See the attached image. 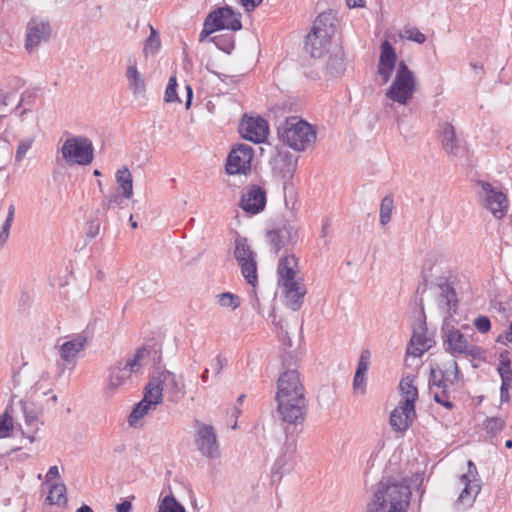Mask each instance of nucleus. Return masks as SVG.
Listing matches in <instances>:
<instances>
[{
	"instance_id": "nucleus-63",
	"label": "nucleus",
	"mask_w": 512,
	"mask_h": 512,
	"mask_svg": "<svg viewBox=\"0 0 512 512\" xmlns=\"http://www.w3.org/2000/svg\"><path fill=\"white\" fill-rule=\"evenodd\" d=\"M131 507H132L131 502L125 500V501L117 504L116 510H117V512H130Z\"/></svg>"
},
{
	"instance_id": "nucleus-37",
	"label": "nucleus",
	"mask_w": 512,
	"mask_h": 512,
	"mask_svg": "<svg viewBox=\"0 0 512 512\" xmlns=\"http://www.w3.org/2000/svg\"><path fill=\"white\" fill-rule=\"evenodd\" d=\"M154 409L155 407L148 405L141 400L138 404L135 405L128 417L129 425L135 427L140 419H142Z\"/></svg>"
},
{
	"instance_id": "nucleus-20",
	"label": "nucleus",
	"mask_w": 512,
	"mask_h": 512,
	"mask_svg": "<svg viewBox=\"0 0 512 512\" xmlns=\"http://www.w3.org/2000/svg\"><path fill=\"white\" fill-rule=\"evenodd\" d=\"M297 236V229L290 223H283L278 228L267 232V240L274 253H278L282 248L294 244Z\"/></svg>"
},
{
	"instance_id": "nucleus-53",
	"label": "nucleus",
	"mask_w": 512,
	"mask_h": 512,
	"mask_svg": "<svg viewBox=\"0 0 512 512\" xmlns=\"http://www.w3.org/2000/svg\"><path fill=\"white\" fill-rule=\"evenodd\" d=\"M473 325L480 333H487L491 329L490 319L484 315L477 317Z\"/></svg>"
},
{
	"instance_id": "nucleus-24",
	"label": "nucleus",
	"mask_w": 512,
	"mask_h": 512,
	"mask_svg": "<svg viewBox=\"0 0 512 512\" xmlns=\"http://www.w3.org/2000/svg\"><path fill=\"white\" fill-rule=\"evenodd\" d=\"M460 485H463L457 500L456 505L462 508H468L472 506L477 495L479 494L481 487L477 479H471L466 475H462L459 479Z\"/></svg>"
},
{
	"instance_id": "nucleus-38",
	"label": "nucleus",
	"mask_w": 512,
	"mask_h": 512,
	"mask_svg": "<svg viewBox=\"0 0 512 512\" xmlns=\"http://www.w3.org/2000/svg\"><path fill=\"white\" fill-rule=\"evenodd\" d=\"M15 216V205L10 204L8 206V213L6 219L0 227V247H2L8 240L10 235V229Z\"/></svg>"
},
{
	"instance_id": "nucleus-58",
	"label": "nucleus",
	"mask_w": 512,
	"mask_h": 512,
	"mask_svg": "<svg viewBox=\"0 0 512 512\" xmlns=\"http://www.w3.org/2000/svg\"><path fill=\"white\" fill-rule=\"evenodd\" d=\"M225 365L226 360L221 356H217L216 359L214 360V363L212 364V368L215 372V375H219L222 372Z\"/></svg>"
},
{
	"instance_id": "nucleus-25",
	"label": "nucleus",
	"mask_w": 512,
	"mask_h": 512,
	"mask_svg": "<svg viewBox=\"0 0 512 512\" xmlns=\"http://www.w3.org/2000/svg\"><path fill=\"white\" fill-rule=\"evenodd\" d=\"M125 77L128 82V88L131 90L133 95H143L146 91V83L143 75L137 68V62L135 58H128V66L125 71Z\"/></svg>"
},
{
	"instance_id": "nucleus-51",
	"label": "nucleus",
	"mask_w": 512,
	"mask_h": 512,
	"mask_svg": "<svg viewBox=\"0 0 512 512\" xmlns=\"http://www.w3.org/2000/svg\"><path fill=\"white\" fill-rule=\"evenodd\" d=\"M26 97H30V94L28 92L22 93L20 102L14 109V114L19 119L20 122H24L26 119V116L32 113L30 109H26V108L21 109V105L23 102H25Z\"/></svg>"
},
{
	"instance_id": "nucleus-35",
	"label": "nucleus",
	"mask_w": 512,
	"mask_h": 512,
	"mask_svg": "<svg viewBox=\"0 0 512 512\" xmlns=\"http://www.w3.org/2000/svg\"><path fill=\"white\" fill-rule=\"evenodd\" d=\"M158 512H186V509L173 494H169L160 499Z\"/></svg>"
},
{
	"instance_id": "nucleus-33",
	"label": "nucleus",
	"mask_w": 512,
	"mask_h": 512,
	"mask_svg": "<svg viewBox=\"0 0 512 512\" xmlns=\"http://www.w3.org/2000/svg\"><path fill=\"white\" fill-rule=\"evenodd\" d=\"M440 289L441 302L444 303L449 309L455 307L457 304L456 292L454 287L444 280L438 284Z\"/></svg>"
},
{
	"instance_id": "nucleus-15",
	"label": "nucleus",
	"mask_w": 512,
	"mask_h": 512,
	"mask_svg": "<svg viewBox=\"0 0 512 512\" xmlns=\"http://www.w3.org/2000/svg\"><path fill=\"white\" fill-rule=\"evenodd\" d=\"M254 156L253 148L247 144H238L227 158L226 172L230 175L246 174L251 168Z\"/></svg>"
},
{
	"instance_id": "nucleus-44",
	"label": "nucleus",
	"mask_w": 512,
	"mask_h": 512,
	"mask_svg": "<svg viewBox=\"0 0 512 512\" xmlns=\"http://www.w3.org/2000/svg\"><path fill=\"white\" fill-rule=\"evenodd\" d=\"M34 141V137H26L19 141L15 153V161L17 163H20L25 158L27 152L31 149Z\"/></svg>"
},
{
	"instance_id": "nucleus-62",
	"label": "nucleus",
	"mask_w": 512,
	"mask_h": 512,
	"mask_svg": "<svg viewBox=\"0 0 512 512\" xmlns=\"http://www.w3.org/2000/svg\"><path fill=\"white\" fill-rule=\"evenodd\" d=\"M59 476V470L57 466H51L46 474V481H51Z\"/></svg>"
},
{
	"instance_id": "nucleus-31",
	"label": "nucleus",
	"mask_w": 512,
	"mask_h": 512,
	"mask_svg": "<svg viewBox=\"0 0 512 512\" xmlns=\"http://www.w3.org/2000/svg\"><path fill=\"white\" fill-rule=\"evenodd\" d=\"M142 401L155 408L163 401L161 388H159L154 376L150 379L149 383L145 387L144 397Z\"/></svg>"
},
{
	"instance_id": "nucleus-1",
	"label": "nucleus",
	"mask_w": 512,
	"mask_h": 512,
	"mask_svg": "<svg viewBox=\"0 0 512 512\" xmlns=\"http://www.w3.org/2000/svg\"><path fill=\"white\" fill-rule=\"evenodd\" d=\"M297 259L294 255H286L279 260L277 267L278 284L284 294L285 305L292 311H298L306 294L305 285L297 278Z\"/></svg>"
},
{
	"instance_id": "nucleus-28",
	"label": "nucleus",
	"mask_w": 512,
	"mask_h": 512,
	"mask_svg": "<svg viewBox=\"0 0 512 512\" xmlns=\"http://www.w3.org/2000/svg\"><path fill=\"white\" fill-rule=\"evenodd\" d=\"M401 401L399 404L406 407L415 408V402L418 399V390L414 384V377L407 376L400 381Z\"/></svg>"
},
{
	"instance_id": "nucleus-40",
	"label": "nucleus",
	"mask_w": 512,
	"mask_h": 512,
	"mask_svg": "<svg viewBox=\"0 0 512 512\" xmlns=\"http://www.w3.org/2000/svg\"><path fill=\"white\" fill-rule=\"evenodd\" d=\"M66 486L63 483L53 484L49 490L47 501L53 505H60L66 502Z\"/></svg>"
},
{
	"instance_id": "nucleus-46",
	"label": "nucleus",
	"mask_w": 512,
	"mask_h": 512,
	"mask_svg": "<svg viewBox=\"0 0 512 512\" xmlns=\"http://www.w3.org/2000/svg\"><path fill=\"white\" fill-rule=\"evenodd\" d=\"M213 18H215V15L207 16L205 19L204 26L199 38L201 42L205 41V39L208 38L213 32L220 30L221 26L214 24Z\"/></svg>"
},
{
	"instance_id": "nucleus-7",
	"label": "nucleus",
	"mask_w": 512,
	"mask_h": 512,
	"mask_svg": "<svg viewBox=\"0 0 512 512\" xmlns=\"http://www.w3.org/2000/svg\"><path fill=\"white\" fill-rule=\"evenodd\" d=\"M416 90L414 72L408 68L404 61H400L396 68L395 77L386 91L387 99L400 105H407Z\"/></svg>"
},
{
	"instance_id": "nucleus-18",
	"label": "nucleus",
	"mask_w": 512,
	"mask_h": 512,
	"mask_svg": "<svg viewBox=\"0 0 512 512\" xmlns=\"http://www.w3.org/2000/svg\"><path fill=\"white\" fill-rule=\"evenodd\" d=\"M241 136L253 143H262L269 134V126L265 119L257 117H245L239 125Z\"/></svg>"
},
{
	"instance_id": "nucleus-42",
	"label": "nucleus",
	"mask_w": 512,
	"mask_h": 512,
	"mask_svg": "<svg viewBox=\"0 0 512 512\" xmlns=\"http://www.w3.org/2000/svg\"><path fill=\"white\" fill-rule=\"evenodd\" d=\"M394 208V200L392 196H385L380 205V223L386 225L391 220L392 210Z\"/></svg>"
},
{
	"instance_id": "nucleus-55",
	"label": "nucleus",
	"mask_w": 512,
	"mask_h": 512,
	"mask_svg": "<svg viewBox=\"0 0 512 512\" xmlns=\"http://www.w3.org/2000/svg\"><path fill=\"white\" fill-rule=\"evenodd\" d=\"M498 372L502 382L512 383V368L511 365L498 366Z\"/></svg>"
},
{
	"instance_id": "nucleus-27",
	"label": "nucleus",
	"mask_w": 512,
	"mask_h": 512,
	"mask_svg": "<svg viewBox=\"0 0 512 512\" xmlns=\"http://www.w3.org/2000/svg\"><path fill=\"white\" fill-rule=\"evenodd\" d=\"M297 167V158L290 153L280 155L276 160L274 171L279 175L284 183L292 180Z\"/></svg>"
},
{
	"instance_id": "nucleus-16",
	"label": "nucleus",
	"mask_w": 512,
	"mask_h": 512,
	"mask_svg": "<svg viewBox=\"0 0 512 512\" xmlns=\"http://www.w3.org/2000/svg\"><path fill=\"white\" fill-rule=\"evenodd\" d=\"M305 388L300 380L297 369H286L277 380V392L275 398L304 396Z\"/></svg>"
},
{
	"instance_id": "nucleus-23",
	"label": "nucleus",
	"mask_w": 512,
	"mask_h": 512,
	"mask_svg": "<svg viewBox=\"0 0 512 512\" xmlns=\"http://www.w3.org/2000/svg\"><path fill=\"white\" fill-rule=\"evenodd\" d=\"M415 417V408L410 409L398 404L390 414V425L394 431L404 432L410 427Z\"/></svg>"
},
{
	"instance_id": "nucleus-2",
	"label": "nucleus",
	"mask_w": 512,
	"mask_h": 512,
	"mask_svg": "<svg viewBox=\"0 0 512 512\" xmlns=\"http://www.w3.org/2000/svg\"><path fill=\"white\" fill-rule=\"evenodd\" d=\"M411 497L409 486L400 483H380L368 505V512H407Z\"/></svg>"
},
{
	"instance_id": "nucleus-8",
	"label": "nucleus",
	"mask_w": 512,
	"mask_h": 512,
	"mask_svg": "<svg viewBox=\"0 0 512 512\" xmlns=\"http://www.w3.org/2000/svg\"><path fill=\"white\" fill-rule=\"evenodd\" d=\"M61 154L68 165H89L94 159L92 141L84 136L68 137L62 147Z\"/></svg>"
},
{
	"instance_id": "nucleus-50",
	"label": "nucleus",
	"mask_w": 512,
	"mask_h": 512,
	"mask_svg": "<svg viewBox=\"0 0 512 512\" xmlns=\"http://www.w3.org/2000/svg\"><path fill=\"white\" fill-rule=\"evenodd\" d=\"M370 365V352L368 350L362 351L356 372L357 374H366Z\"/></svg>"
},
{
	"instance_id": "nucleus-30",
	"label": "nucleus",
	"mask_w": 512,
	"mask_h": 512,
	"mask_svg": "<svg viewBox=\"0 0 512 512\" xmlns=\"http://www.w3.org/2000/svg\"><path fill=\"white\" fill-rule=\"evenodd\" d=\"M116 182L118 191L124 198L130 199L133 195V180L128 168L123 167L116 173Z\"/></svg>"
},
{
	"instance_id": "nucleus-59",
	"label": "nucleus",
	"mask_w": 512,
	"mask_h": 512,
	"mask_svg": "<svg viewBox=\"0 0 512 512\" xmlns=\"http://www.w3.org/2000/svg\"><path fill=\"white\" fill-rule=\"evenodd\" d=\"M245 11L250 12L259 6L263 0H239Z\"/></svg>"
},
{
	"instance_id": "nucleus-52",
	"label": "nucleus",
	"mask_w": 512,
	"mask_h": 512,
	"mask_svg": "<svg viewBox=\"0 0 512 512\" xmlns=\"http://www.w3.org/2000/svg\"><path fill=\"white\" fill-rule=\"evenodd\" d=\"M404 37L407 40L416 42L418 44H422L426 40L425 35L422 32H420L417 28L405 29L404 30Z\"/></svg>"
},
{
	"instance_id": "nucleus-4",
	"label": "nucleus",
	"mask_w": 512,
	"mask_h": 512,
	"mask_svg": "<svg viewBox=\"0 0 512 512\" xmlns=\"http://www.w3.org/2000/svg\"><path fill=\"white\" fill-rule=\"evenodd\" d=\"M459 373L458 364L454 359L445 363L443 367L437 366L430 369L428 382L430 394L435 402L448 410L454 406L450 401L449 386L458 380Z\"/></svg>"
},
{
	"instance_id": "nucleus-9",
	"label": "nucleus",
	"mask_w": 512,
	"mask_h": 512,
	"mask_svg": "<svg viewBox=\"0 0 512 512\" xmlns=\"http://www.w3.org/2000/svg\"><path fill=\"white\" fill-rule=\"evenodd\" d=\"M479 202L483 208L488 210L496 219L505 217L508 211V199L502 190L494 187L489 182L478 181Z\"/></svg>"
},
{
	"instance_id": "nucleus-6",
	"label": "nucleus",
	"mask_w": 512,
	"mask_h": 512,
	"mask_svg": "<svg viewBox=\"0 0 512 512\" xmlns=\"http://www.w3.org/2000/svg\"><path fill=\"white\" fill-rule=\"evenodd\" d=\"M149 355L146 348L137 349L135 354L125 361L121 360L108 368L106 389L110 393L131 382V375L137 373L143 366V361Z\"/></svg>"
},
{
	"instance_id": "nucleus-48",
	"label": "nucleus",
	"mask_w": 512,
	"mask_h": 512,
	"mask_svg": "<svg viewBox=\"0 0 512 512\" xmlns=\"http://www.w3.org/2000/svg\"><path fill=\"white\" fill-rule=\"evenodd\" d=\"M23 413L25 422L28 426L32 427L35 431L38 430V414L37 412L29 407L27 404L23 405Z\"/></svg>"
},
{
	"instance_id": "nucleus-60",
	"label": "nucleus",
	"mask_w": 512,
	"mask_h": 512,
	"mask_svg": "<svg viewBox=\"0 0 512 512\" xmlns=\"http://www.w3.org/2000/svg\"><path fill=\"white\" fill-rule=\"evenodd\" d=\"M511 365L510 353L507 350H504L499 355V366H507Z\"/></svg>"
},
{
	"instance_id": "nucleus-12",
	"label": "nucleus",
	"mask_w": 512,
	"mask_h": 512,
	"mask_svg": "<svg viewBox=\"0 0 512 512\" xmlns=\"http://www.w3.org/2000/svg\"><path fill=\"white\" fill-rule=\"evenodd\" d=\"M279 418L286 423L297 425L304 421L308 401L306 395L275 398Z\"/></svg>"
},
{
	"instance_id": "nucleus-36",
	"label": "nucleus",
	"mask_w": 512,
	"mask_h": 512,
	"mask_svg": "<svg viewBox=\"0 0 512 512\" xmlns=\"http://www.w3.org/2000/svg\"><path fill=\"white\" fill-rule=\"evenodd\" d=\"M326 69L330 75H339L345 69L344 57L342 51H338L329 56L326 63Z\"/></svg>"
},
{
	"instance_id": "nucleus-10",
	"label": "nucleus",
	"mask_w": 512,
	"mask_h": 512,
	"mask_svg": "<svg viewBox=\"0 0 512 512\" xmlns=\"http://www.w3.org/2000/svg\"><path fill=\"white\" fill-rule=\"evenodd\" d=\"M234 257L246 282L255 287L258 283L256 253L251 249L246 238L236 237Z\"/></svg>"
},
{
	"instance_id": "nucleus-21",
	"label": "nucleus",
	"mask_w": 512,
	"mask_h": 512,
	"mask_svg": "<svg viewBox=\"0 0 512 512\" xmlns=\"http://www.w3.org/2000/svg\"><path fill=\"white\" fill-rule=\"evenodd\" d=\"M87 344L84 334H77L59 346V355L66 364H75L77 355L83 351Z\"/></svg>"
},
{
	"instance_id": "nucleus-29",
	"label": "nucleus",
	"mask_w": 512,
	"mask_h": 512,
	"mask_svg": "<svg viewBox=\"0 0 512 512\" xmlns=\"http://www.w3.org/2000/svg\"><path fill=\"white\" fill-rule=\"evenodd\" d=\"M439 136L443 149L449 154L457 155L459 144L456 139L454 127L449 123H443L440 126Z\"/></svg>"
},
{
	"instance_id": "nucleus-43",
	"label": "nucleus",
	"mask_w": 512,
	"mask_h": 512,
	"mask_svg": "<svg viewBox=\"0 0 512 512\" xmlns=\"http://www.w3.org/2000/svg\"><path fill=\"white\" fill-rule=\"evenodd\" d=\"M505 426V421L500 417H490L484 422L485 431L494 436L502 431Z\"/></svg>"
},
{
	"instance_id": "nucleus-26",
	"label": "nucleus",
	"mask_w": 512,
	"mask_h": 512,
	"mask_svg": "<svg viewBox=\"0 0 512 512\" xmlns=\"http://www.w3.org/2000/svg\"><path fill=\"white\" fill-rule=\"evenodd\" d=\"M296 451V442L286 440L282 453L275 460L272 469H271V478L272 481H280L283 476V470L287 466V464L292 460L293 455Z\"/></svg>"
},
{
	"instance_id": "nucleus-13",
	"label": "nucleus",
	"mask_w": 512,
	"mask_h": 512,
	"mask_svg": "<svg viewBox=\"0 0 512 512\" xmlns=\"http://www.w3.org/2000/svg\"><path fill=\"white\" fill-rule=\"evenodd\" d=\"M195 444L202 456L210 459H217L220 456V449L217 442L215 430L211 425L196 421Z\"/></svg>"
},
{
	"instance_id": "nucleus-47",
	"label": "nucleus",
	"mask_w": 512,
	"mask_h": 512,
	"mask_svg": "<svg viewBox=\"0 0 512 512\" xmlns=\"http://www.w3.org/2000/svg\"><path fill=\"white\" fill-rule=\"evenodd\" d=\"M176 87H177L176 77L171 76L169 78V82H168V85L165 90L164 99L166 102L171 103V102H179L180 101L178 98L177 92H176Z\"/></svg>"
},
{
	"instance_id": "nucleus-57",
	"label": "nucleus",
	"mask_w": 512,
	"mask_h": 512,
	"mask_svg": "<svg viewBox=\"0 0 512 512\" xmlns=\"http://www.w3.org/2000/svg\"><path fill=\"white\" fill-rule=\"evenodd\" d=\"M511 385H512V383H506V382L501 383L500 397H501L502 402H508L510 400L509 390L511 388Z\"/></svg>"
},
{
	"instance_id": "nucleus-39",
	"label": "nucleus",
	"mask_w": 512,
	"mask_h": 512,
	"mask_svg": "<svg viewBox=\"0 0 512 512\" xmlns=\"http://www.w3.org/2000/svg\"><path fill=\"white\" fill-rule=\"evenodd\" d=\"M215 298L217 304L223 308H230L232 310H235L241 305L240 297L230 292L220 293L216 295Z\"/></svg>"
},
{
	"instance_id": "nucleus-49",
	"label": "nucleus",
	"mask_w": 512,
	"mask_h": 512,
	"mask_svg": "<svg viewBox=\"0 0 512 512\" xmlns=\"http://www.w3.org/2000/svg\"><path fill=\"white\" fill-rule=\"evenodd\" d=\"M367 377L366 374L355 373L353 379V390L355 394L364 395L366 393Z\"/></svg>"
},
{
	"instance_id": "nucleus-64",
	"label": "nucleus",
	"mask_w": 512,
	"mask_h": 512,
	"mask_svg": "<svg viewBox=\"0 0 512 512\" xmlns=\"http://www.w3.org/2000/svg\"><path fill=\"white\" fill-rule=\"evenodd\" d=\"M465 475L471 479H476L477 469L472 461H468V473Z\"/></svg>"
},
{
	"instance_id": "nucleus-19",
	"label": "nucleus",
	"mask_w": 512,
	"mask_h": 512,
	"mask_svg": "<svg viewBox=\"0 0 512 512\" xmlns=\"http://www.w3.org/2000/svg\"><path fill=\"white\" fill-rule=\"evenodd\" d=\"M154 378L161 388V393L165 392L169 401L176 403L185 396V384L174 373L161 371Z\"/></svg>"
},
{
	"instance_id": "nucleus-14",
	"label": "nucleus",
	"mask_w": 512,
	"mask_h": 512,
	"mask_svg": "<svg viewBox=\"0 0 512 512\" xmlns=\"http://www.w3.org/2000/svg\"><path fill=\"white\" fill-rule=\"evenodd\" d=\"M443 346L446 352L454 356L465 355L479 358L481 355V348L471 344L458 329H450L447 332Z\"/></svg>"
},
{
	"instance_id": "nucleus-3",
	"label": "nucleus",
	"mask_w": 512,
	"mask_h": 512,
	"mask_svg": "<svg viewBox=\"0 0 512 512\" xmlns=\"http://www.w3.org/2000/svg\"><path fill=\"white\" fill-rule=\"evenodd\" d=\"M335 22L336 18L331 11L323 12L316 18L304 42L305 51L311 57L321 58L329 51L336 32Z\"/></svg>"
},
{
	"instance_id": "nucleus-11",
	"label": "nucleus",
	"mask_w": 512,
	"mask_h": 512,
	"mask_svg": "<svg viewBox=\"0 0 512 512\" xmlns=\"http://www.w3.org/2000/svg\"><path fill=\"white\" fill-rule=\"evenodd\" d=\"M52 26L47 18L40 16L32 17L25 31L24 47L28 54L35 53L39 47L50 40Z\"/></svg>"
},
{
	"instance_id": "nucleus-32",
	"label": "nucleus",
	"mask_w": 512,
	"mask_h": 512,
	"mask_svg": "<svg viewBox=\"0 0 512 512\" xmlns=\"http://www.w3.org/2000/svg\"><path fill=\"white\" fill-rule=\"evenodd\" d=\"M410 346L412 348L411 354L414 356H422L425 351L430 347L428 339L424 332L414 331L410 340Z\"/></svg>"
},
{
	"instance_id": "nucleus-61",
	"label": "nucleus",
	"mask_w": 512,
	"mask_h": 512,
	"mask_svg": "<svg viewBox=\"0 0 512 512\" xmlns=\"http://www.w3.org/2000/svg\"><path fill=\"white\" fill-rule=\"evenodd\" d=\"M210 40H211L212 42H214V43L216 44V46H217L219 49H221V50H223V51H225V52H227V53H229V52H230V50L234 47L233 42H231V41H230V42H228L226 45L221 46V45L218 43V37H217V36H216V37H212Z\"/></svg>"
},
{
	"instance_id": "nucleus-5",
	"label": "nucleus",
	"mask_w": 512,
	"mask_h": 512,
	"mask_svg": "<svg viewBox=\"0 0 512 512\" xmlns=\"http://www.w3.org/2000/svg\"><path fill=\"white\" fill-rule=\"evenodd\" d=\"M279 139L295 151H304L316 140L313 126L298 117H289L278 127Z\"/></svg>"
},
{
	"instance_id": "nucleus-56",
	"label": "nucleus",
	"mask_w": 512,
	"mask_h": 512,
	"mask_svg": "<svg viewBox=\"0 0 512 512\" xmlns=\"http://www.w3.org/2000/svg\"><path fill=\"white\" fill-rule=\"evenodd\" d=\"M497 343L506 345L508 342L512 343V322L510 323L508 331H506L504 334H500L497 339Z\"/></svg>"
},
{
	"instance_id": "nucleus-41",
	"label": "nucleus",
	"mask_w": 512,
	"mask_h": 512,
	"mask_svg": "<svg viewBox=\"0 0 512 512\" xmlns=\"http://www.w3.org/2000/svg\"><path fill=\"white\" fill-rule=\"evenodd\" d=\"M379 64H382V66L396 65V53L393 46L387 40L383 41L381 44Z\"/></svg>"
},
{
	"instance_id": "nucleus-17",
	"label": "nucleus",
	"mask_w": 512,
	"mask_h": 512,
	"mask_svg": "<svg viewBox=\"0 0 512 512\" xmlns=\"http://www.w3.org/2000/svg\"><path fill=\"white\" fill-rule=\"evenodd\" d=\"M267 195L264 188L259 185L247 186L241 196L239 206L249 215H256L265 209Z\"/></svg>"
},
{
	"instance_id": "nucleus-34",
	"label": "nucleus",
	"mask_w": 512,
	"mask_h": 512,
	"mask_svg": "<svg viewBox=\"0 0 512 512\" xmlns=\"http://www.w3.org/2000/svg\"><path fill=\"white\" fill-rule=\"evenodd\" d=\"M149 28L150 35L145 40L143 47V53L145 57L156 54L161 47V41L158 32L154 29L152 25H149Z\"/></svg>"
},
{
	"instance_id": "nucleus-54",
	"label": "nucleus",
	"mask_w": 512,
	"mask_h": 512,
	"mask_svg": "<svg viewBox=\"0 0 512 512\" xmlns=\"http://www.w3.org/2000/svg\"><path fill=\"white\" fill-rule=\"evenodd\" d=\"M394 69H395V65H383L382 66V64H378V74L382 79V84L388 83Z\"/></svg>"
},
{
	"instance_id": "nucleus-45",
	"label": "nucleus",
	"mask_w": 512,
	"mask_h": 512,
	"mask_svg": "<svg viewBox=\"0 0 512 512\" xmlns=\"http://www.w3.org/2000/svg\"><path fill=\"white\" fill-rule=\"evenodd\" d=\"M13 430V418L4 412L0 415V438L8 437Z\"/></svg>"
},
{
	"instance_id": "nucleus-22",
	"label": "nucleus",
	"mask_w": 512,
	"mask_h": 512,
	"mask_svg": "<svg viewBox=\"0 0 512 512\" xmlns=\"http://www.w3.org/2000/svg\"><path fill=\"white\" fill-rule=\"evenodd\" d=\"M213 15H215V18H213L214 24L221 26L220 30L227 29L232 31H238L242 28V24L240 21L241 14L236 13L229 6L218 8L208 14V16Z\"/></svg>"
}]
</instances>
